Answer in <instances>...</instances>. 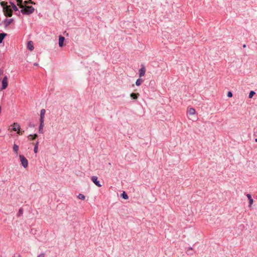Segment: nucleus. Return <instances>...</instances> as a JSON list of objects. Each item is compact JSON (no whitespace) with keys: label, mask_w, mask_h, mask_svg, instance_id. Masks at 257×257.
Masks as SVG:
<instances>
[{"label":"nucleus","mask_w":257,"mask_h":257,"mask_svg":"<svg viewBox=\"0 0 257 257\" xmlns=\"http://www.w3.org/2000/svg\"><path fill=\"white\" fill-rule=\"evenodd\" d=\"M35 11V9L32 6H24L21 9V12L22 14L25 15H30L33 14Z\"/></svg>","instance_id":"1"},{"label":"nucleus","mask_w":257,"mask_h":257,"mask_svg":"<svg viewBox=\"0 0 257 257\" xmlns=\"http://www.w3.org/2000/svg\"><path fill=\"white\" fill-rule=\"evenodd\" d=\"M20 159L22 165L24 168H26L28 167V162L27 159L23 155H20Z\"/></svg>","instance_id":"2"},{"label":"nucleus","mask_w":257,"mask_h":257,"mask_svg":"<svg viewBox=\"0 0 257 257\" xmlns=\"http://www.w3.org/2000/svg\"><path fill=\"white\" fill-rule=\"evenodd\" d=\"M3 12L4 13V15L7 17H11L13 16V10L10 9V7L3 10Z\"/></svg>","instance_id":"3"},{"label":"nucleus","mask_w":257,"mask_h":257,"mask_svg":"<svg viewBox=\"0 0 257 257\" xmlns=\"http://www.w3.org/2000/svg\"><path fill=\"white\" fill-rule=\"evenodd\" d=\"M8 77L7 76H5L3 78L2 82V89H6L8 87Z\"/></svg>","instance_id":"4"},{"label":"nucleus","mask_w":257,"mask_h":257,"mask_svg":"<svg viewBox=\"0 0 257 257\" xmlns=\"http://www.w3.org/2000/svg\"><path fill=\"white\" fill-rule=\"evenodd\" d=\"M98 178L96 176H92L91 177V181L98 187H101V185L100 184L99 181H98Z\"/></svg>","instance_id":"5"},{"label":"nucleus","mask_w":257,"mask_h":257,"mask_svg":"<svg viewBox=\"0 0 257 257\" xmlns=\"http://www.w3.org/2000/svg\"><path fill=\"white\" fill-rule=\"evenodd\" d=\"M13 21H14L13 19H6L4 21V24L5 25V27L6 28L8 27L11 23H13Z\"/></svg>","instance_id":"6"},{"label":"nucleus","mask_w":257,"mask_h":257,"mask_svg":"<svg viewBox=\"0 0 257 257\" xmlns=\"http://www.w3.org/2000/svg\"><path fill=\"white\" fill-rule=\"evenodd\" d=\"M46 112V110L45 109H42L40 111V121H44V115Z\"/></svg>","instance_id":"7"},{"label":"nucleus","mask_w":257,"mask_h":257,"mask_svg":"<svg viewBox=\"0 0 257 257\" xmlns=\"http://www.w3.org/2000/svg\"><path fill=\"white\" fill-rule=\"evenodd\" d=\"M65 40V38L62 36H60L59 37V46L60 47H62L64 45V41Z\"/></svg>","instance_id":"8"},{"label":"nucleus","mask_w":257,"mask_h":257,"mask_svg":"<svg viewBox=\"0 0 257 257\" xmlns=\"http://www.w3.org/2000/svg\"><path fill=\"white\" fill-rule=\"evenodd\" d=\"M146 72V69L144 66H143L140 70H139V76L140 77L143 76L145 75Z\"/></svg>","instance_id":"9"},{"label":"nucleus","mask_w":257,"mask_h":257,"mask_svg":"<svg viewBox=\"0 0 257 257\" xmlns=\"http://www.w3.org/2000/svg\"><path fill=\"white\" fill-rule=\"evenodd\" d=\"M19 129H21L20 125L17 122L14 123L12 128L13 131L16 132Z\"/></svg>","instance_id":"10"},{"label":"nucleus","mask_w":257,"mask_h":257,"mask_svg":"<svg viewBox=\"0 0 257 257\" xmlns=\"http://www.w3.org/2000/svg\"><path fill=\"white\" fill-rule=\"evenodd\" d=\"M195 113H196V110L193 108H192V107L190 108L188 110V113L190 115H193L195 114Z\"/></svg>","instance_id":"11"},{"label":"nucleus","mask_w":257,"mask_h":257,"mask_svg":"<svg viewBox=\"0 0 257 257\" xmlns=\"http://www.w3.org/2000/svg\"><path fill=\"white\" fill-rule=\"evenodd\" d=\"M27 48L30 51H32L34 50V47L33 46V42L32 41L28 42V45H27Z\"/></svg>","instance_id":"12"},{"label":"nucleus","mask_w":257,"mask_h":257,"mask_svg":"<svg viewBox=\"0 0 257 257\" xmlns=\"http://www.w3.org/2000/svg\"><path fill=\"white\" fill-rule=\"evenodd\" d=\"M44 121H40V126L39 129V133L40 134L43 133Z\"/></svg>","instance_id":"13"},{"label":"nucleus","mask_w":257,"mask_h":257,"mask_svg":"<svg viewBox=\"0 0 257 257\" xmlns=\"http://www.w3.org/2000/svg\"><path fill=\"white\" fill-rule=\"evenodd\" d=\"M7 36V34L5 33H0V44L2 43L5 39V38Z\"/></svg>","instance_id":"14"},{"label":"nucleus","mask_w":257,"mask_h":257,"mask_svg":"<svg viewBox=\"0 0 257 257\" xmlns=\"http://www.w3.org/2000/svg\"><path fill=\"white\" fill-rule=\"evenodd\" d=\"M139 96V94L138 93H132L130 94L131 97L133 99H137Z\"/></svg>","instance_id":"15"},{"label":"nucleus","mask_w":257,"mask_h":257,"mask_svg":"<svg viewBox=\"0 0 257 257\" xmlns=\"http://www.w3.org/2000/svg\"><path fill=\"white\" fill-rule=\"evenodd\" d=\"M246 196H247L248 199L249 200V205L251 206L253 203V200L252 198H251V195L249 194H246Z\"/></svg>","instance_id":"16"},{"label":"nucleus","mask_w":257,"mask_h":257,"mask_svg":"<svg viewBox=\"0 0 257 257\" xmlns=\"http://www.w3.org/2000/svg\"><path fill=\"white\" fill-rule=\"evenodd\" d=\"M17 5L20 9H22L24 7L23 0H17Z\"/></svg>","instance_id":"17"},{"label":"nucleus","mask_w":257,"mask_h":257,"mask_svg":"<svg viewBox=\"0 0 257 257\" xmlns=\"http://www.w3.org/2000/svg\"><path fill=\"white\" fill-rule=\"evenodd\" d=\"M28 137L31 140H34L38 137V135L36 134H35L33 135H30Z\"/></svg>","instance_id":"18"},{"label":"nucleus","mask_w":257,"mask_h":257,"mask_svg":"<svg viewBox=\"0 0 257 257\" xmlns=\"http://www.w3.org/2000/svg\"><path fill=\"white\" fill-rule=\"evenodd\" d=\"M121 197H122L124 199H127L128 198V196L126 193L123 191L120 195Z\"/></svg>","instance_id":"19"},{"label":"nucleus","mask_w":257,"mask_h":257,"mask_svg":"<svg viewBox=\"0 0 257 257\" xmlns=\"http://www.w3.org/2000/svg\"><path fill=\"white\" fill-rule=\"evenodd\" d=\"M1 5L3 8V10L9 7L7 5V2L4 1L1 2Z\"/></svg>","instance_id":"20"},{"label":"nucleus","mask_w":257,"mask_h":257,"mask_svg":"<svg viewBox=\"0 0 257 257\" xmlns=\"http://www.w3.org/2000/svg\"><path fill=\"white\" fill-rule=\"evenodd\" d=\"M143 80L141 78H139L137 80V81H136V85L137 86H140L141 85V84L142 83Z\"/></svg>","instance_id":"21"},{"label":"nucleus","mask_w":257,"mask_h":257,"mask_svg":"<svg viewBox=\"0 0 257 257\" xmlns=\"http://www.w3.org/2000/svg\"><path fill=\"white\" fill-rule=\"evenodd\" d=\"M18 150H19V146L16 145V144H14V146H13V151L15 153H16V154L18 153Z\"/></svg>","instance_id":"22"},{"label":"nucleus","mask_w":257,"mask_h":257,"mask_svg":"<svg viewBox=\"0 0 257 257\" xmlns=\"http://www.w3.org/2000/svg\"><path fill=\"white\" fill-rule=\"evenodd\" d=\"M28 4H33V5H35V3L34 2H33V1H25L24 2H23L24 6H26Z\"/></svg>","instance_id":"23"},{"label":"nucleus","mask_w":257,"mask_h":257,"mask_svg":"<svg viewBox=\"0 0 257 257\" xmlns=\"http://www.w3.org/2000/svg\"><path fill=\"white\" fill-rule=\"evenodd\" d=\"M78 198L81 200H84L85 199V197L83 194L80 193L78 196Z\"/></svg>","instance_id":"24"},{"label":"nucleus","mask_w":257,"mask_h":257,"mask_svg":"<svg viewBox=\"0 0 257 257\" xmlns=\"http://www.w3.org/2000/svg\"><path fill=\"white\" fill-rule=\"evenodd\" d=\"M23 214V209L22 208H20L19 210L18 216H20Z\"/></svg>","instance_id":"25"},{"label":"nucleus","mask_w":257,"mask_h":257,"mask_svg":"<svg viewBox=\"0 0 257 257\" xmlns=\"http://www.w3.org/2000/svg\"><path fill=\"white\" fill-rule=\"evenodd\" d=\"M255 94V92L254 91H250L249 93V95H248V97L249 98H251L252 97V96Z\"/></svg>","instance_id":"26"},{"label":"nucleus","mask_w":257,"mask_h":257,"mask_svg":"<svg viewBox=\"0 0 257 257\" xmlns=\"http://www.w3.org/2000/svg\"><path fill=\"white\" fill-rule=\"evenodd\" d=\"M12 8L13 9V10L14 11H15L16 12H17V11H19V10H18V8H17V7L15 5V4H13V6H12Z\"/></svg>","instance_id":"27"},{"label":"nucleus","mask_w":257,"mask_h":257,"mask_svg":"<svg viewBox=\"0 0 257 257\" xmlns=\"http://www.w3.org/2000/svg\"><path fill=\"white\" fill-rule=\"evenodd\" d=\"M17 132L18 134L19 135H22L24 131H21V129H19Z\"/></svg>","instance_id":"28"},{"label":"nucleus","mask_w":257,"mask_h":257,"mask_svg":"<svg viewBox=\"0 0 257 257\" xmlns=\"http://www.w3.org/2000/svg\"><path fill=\"white\" fill-rule=\"evenodd\" d=\"M35 125L33 123H32V122L29 123V126L30 127H35Z\"/></svg>","instance_id":"29"},{"label":"nucleus","mask_w":257,"mask_h":257,"mask_svg":"<svg viewBox=\"0 0 257 257\" xmlns=\"http://www.w3.org/2000/svg\"><path fill=\"white\" fill-rule=\"evenodd\" d=\"M227 96L229 97H231L232 96V93L231 91H228L227 93Z\"/></svg>","instance_id":"30"},{"label":"nucleus","mask_w":257,"mask_h":257,"mask_svg":"<svg viewBox=\"0 0 257 257\" xmlns=\"http://www.w3.org/2000/svg\"><path fill=\"white\" fill-rule=\"evenodd\" d=\"M38 146H35L34 149V151L35 153H37L38 152Z\"/></svg>","instance_id":"31"},{"label":"nucleus","mask_w":257,"mask_h":257,"mask_svg":"<svg viewBox=\"0 0 257 257\" xmlns=\"http://www.w3.org/2000/svg\"><path fill=\"white\" fill-rule=\"evenodd\" d=\"M44 256H45V253H41L40 254H39L37 257H44Z\"/></svg>","instance_id":"32"},{"label":"nucleus","mask_w":257,"mask_h":257,"mask_svg":"<svg viewBox=\"0 0 257 257\" xmlns=\"http://www.w3.org/2000/svg\"><path fill=\"white\" fill-rule=\"evenodd\" d=\"M191 251H189V250H187L186 253L188 254H192L193 253L191 252Z\"/></svg>","instance_id":"33"},{"label":"nucleus","mask_w":257,"mask_h":257,"mask_svg":"<svg viewBox=\"0 0 257 257\" xmlns=\"http://www.w3.org/2000/svg\"><path fill=\"white\" fill-rule=\"evenodd\" d=\"M18 13H16V14L17 16H21V15H20V13H21V11H18Z\"/></svg>","instance_id":"34"},{"label":"nucleus","mask_w":257,"mask_h":257,"mask_svg":"<svg viewBox=\"0 0 257 257\" xmlns=\"http://www.w3.org/2000/svg\"><path fill=\"white\" fill-rule=\"evenodd\" d=\"M10 4H11V5L12 6V7L13 6V4H15L13 2L10 1Z\"/></svg>","instance_id":"35"},{"label":"nucleus","mask_w":257,"mask_h":257,"mask_svg":"<svg viewBox=\"0 0 257 257\" xmlns=\"http://www.w3.org/2000/svg\"><path fill=\"white\" fill-rule=\"evenodd\" d=\"M187 250H189V251H192V248L191 247H189L188 249Z\"/></svg>","instance_id":"36"},{"label":"nucleus","mask_w":257,"mask_h":257,"mask_svg":"<svg viewBox=\"0 0 257 257\" xmlns=\"http://www.w3.org/2000/svg\"><path fill=\"white\" fill-rule=\"evenodd\" d=\"M38 144H39V142L38 141L37 142L36 145H35V146H38Z\"/></svg>","instance_id":"37"},{"label":"nucleus","mask_w":257,"mask_h":257,"mask_svg":"<svg viewBox=\"0 0 257 257\" xmlns=\"http://www.w3.org/2000/svg\"><path fill=\"white\" fill-rule=\"evenodd\" d=\"M34 66H38V64L37 63H35L34 64Z\"/></svg>","instance_id":"38"},{"label":"nucleus","mask_w":257,"mask_h":257,"mask_svg":"<svg viewBox=\"0 0 257 257\" xmlns=\"http://www.w3.org/2000/svg\"><path fill=\"white\" fill-rule=\"evenodd\" d=\"M243 48H245V47H246V45H245V44H244V45H243Z\"/></svg>","instance_id":"39"},{"label":"nucleus","mask_w":257,"mask_h":257,"mask_svg":"<svg viewBox=\"0 0 257 257\" xmlns=\"http://www.w3.org/2000/svg\"><path fill=\"white\" fill-rule=\"evenodd\" d=\"M255 142H257V138L255 139Z\"/></svg>","instance_id":"40"}]
</instances>
